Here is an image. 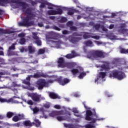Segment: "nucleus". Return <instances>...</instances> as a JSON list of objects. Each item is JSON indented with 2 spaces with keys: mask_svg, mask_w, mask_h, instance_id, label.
<instances>
[{
  "mask_svg": "<svg viewBox=\"0 0 128 128\" xmlns=\"http://www.w3.org/2000/svg\"><path fill=\"white\" fill-rule=\"evenodd\" d=\"M72 24H74V22L72 21H69L66 24V26L70 28V30H78V28H76V26H72Z\"/></svg>",
  "mask_w": 128,
  "mask_h": 128,
  "instance_id": "28",
  "label": "nucleus"
},
{
  "mask_svg": "<svg viewBox=\"0 0 128 128\" xmlns=\"http://www.w3.org/2000/svg\"><path fill=\"white\" fill-rule=\"evenodd\" d=\"M14 114L12 112H8L6 114V116L8 118H10L12 116H14Z\"/></svg>",
  "mask_w": 128,
  "mask_h": 128,
  "instance_id": "45",
  "label": "nucleus"
},
{
  "mask_svg": "<svg viewBox=\"0 0 128 128\" xmlns=\"http://www.w3.org/2000/svg\"><path fill=\"white\" fill-rule=\"evenodd\" d=\"M49 96L50 98H60V96L54 92H49Z\"/></svg>",
  "mask_w": 128,
  "mask_h": 128,
  "instance_id": "30",
  "label": "nucleus"
},
{
  "mask_svg": "<svg viewBox=\"0 0 128 128\" xmlns=\"http://www.w3.org/2000/svg\"><path fill=\"white\" fill-rule=\"evenodd\" d=\"M84 44L86 46H90V48H92V46H94V43H92V42L90 40H86L84 42Z\"/></svg>",
  "mask_w": 128,
  "mask_h": 128,
  "instance_id": "31",
  "label": "nucleus"
},
{
  "mask_svg": "<svg viewBox=\"0 0 128 128\" xmlns=\"http://www.w3.org/2000/svg\"><path fill=\"white\" fill-rule=\"evenodd\" d=\"M68 14L69 16H72V14H74V12L72 11V10H69L68 11Z\"/></svg>",
  "mask_w": 128,
  "mask_h": 128,
  "instance_id": "58",
  "label": "nucleus"
},
{
  "mask_svg": "<svg viewBox=\"0 0 128 128\" xmlns=\"http://www.w3.org/2000/svg\"><path fill=\"white\" fill-rule=\"evenodd\" d=\"M104 64H102L101 66L98 65H96V68H100V70H108L112 68L110 66V64L108 62H103Z\"/></svg>",
  "mask_w": 128,
  "mask_h": 128,
  "instance_id": "15",
  "label": "nucleus"
},
{
  "mask_svg": "<svg viewBox=\"0 0 128 128\" xmlns=\"http://www.w3.org/2000/svg\"><path fill=\"white\" fill-rule=\"evenodd\" d=\"M10 62H11L12 64H16V62H24V61L22 60V58H12L9 60Z\"/></svg>",
  "mask_w": 128,
  "mask_h": 128,
  "instance_id": "27",
  "label": "nucleus"
},
{
  "mask_svg": "<svg viewBox=\"0 0 128 128\" xmlns=\"http://www.w3.org/2000/svg\"><path fill=\"white\" fill-rule=\"evenodd\" d=\"M23 124L26 126H34V122H31L30 120H26L23 122Z\"/></svg>",
  "mask_w": 128,
  "mask_h": 128,
  "instance_id": "32",
  "label": "nucleus"
},
{
  "mask_svg": "<svg viewBox=\"0 0 128 128\" xmlns=\"http://www.w3.org/2000/svg\"><path fill=\"white\" fill-rule=\"evenodd\" d=\"M40 110H41V112H42L43 117L44 118H46L48 117V115L46 114H48V112L47 111H44V108H40Z\"/></svg>",
  "mask_w": 128,
  "mask_h": 128,
  "instance_id": "37",
  "label": "nucleus"
},
{
  "mask_svg": "<svg viewBox=\"0 0 128 128\" xmlns=\"http://www.w3.org/2000/svg\"><path fill=\"white\" fill-rule=\"evenodd\" d=\"M18 52L12 51V50H8L7 54L8 56H18Z\"/></svg>",
  "mask_w": 128,
  "mask_h": 128,
  "instance_id": "34",
  "label": "nucleus"
},
{
  "mask_svg": "<svg viewBox=\"0 0 128 128\" xmlns=\"http://www.w3.org/2000/svg\"><path fill=\"white\" fill-rule=\"evenodd\" d=\"M94 42L97 44V46H100V44H104V42L100 41H94Z\"/></svg>",
  "mask_w": 128,
  "mask_h": 128,
  "instance_id": "51",
  "label": "nucleus"
},
{
  "mask_svg": "<svg viewBox=\"0 0 128 128\" xmlns=\"http://www.w3.org/2000/svg\"><path fill=\"white\" fill-rule=\"evenodd\" d=\"M106 38H109L110 40H122L118 38V36H114L113 34H106Z\"/></svg>",
  "mask_w": 128,
  "mask_h": 128,
  "instance_id": "29",
  "label": "nucleus"
},
{
  "mask_svg": "<svg viewBox=\"0 0 128 128\" xmlns=\"http://www.w3.org/2000/svg\"><path fill=\"white\" fill-rule=\"evenodd\" d=\"M19 6H22V10L28 15L26 18H24L22 22H19L18 24L20 26H34V21H30V20H33L34 16L32 14V8H30L28 5L24 2H20L18 4Z\"/></svg>",
  "mask_w": 128,
  "mask_h": 128,
  "instance_id": "1",
  "label": "nucleus"
},
{
  "mask_svg": "<svg viewBox=\"0 0 128 128\" xmlns=\"http://www.w3.org/2000/svg\"><path fill=\"white\" fill-rule=\"evenodd\" d=\"M96 125L90 123L89 124H86L85 126H82L80 125H77L76 126V128H95Z\"/></svg>",
  "mask_w": 128,
  "mask_h": 128,
  "instance_id": "26",
  "label": "nucleus"
},
{
  "mask_svg": "<svg viewBox=\"0 0 128 128\" xmlns=\"http://www.w3.org/2000/svg\"><path fill=\"white\" fill-rule=\"evenodd\" d=\"M24 114H18L14 116L12 118V120L14 122H18V120H24Z\"/></svg>",
  "mask_w": 128,
  "mask_h": 128,
  "instance_id": "24",
  "label": "nucleus"
},
{
  "mask_svg": "<svg viewBox=\"0 0 128 128\" xmlns=\"http://www.w3.org/2000/svg\"><path fill=\"white\" fill-rule=\"evenodd\" d=\"M72 112H74V114H78V109H76V108H74Z\"/></svg>",
  "mask_w": 128,
  "mask_h": 128,
  "instance_id": "57",
  "label": "nucleus"
},
{
  "mask_svg": "<svg viewBox=\"0 0 128 128\" xmlns=\"http://www.w3.org/2000/svg\"><path fill=\"white\" fill-rule=\"evenodd\" d=\"M32 75H29L26 78V80H30V78H33Z\"/></svg>",
  "mask_w": 128,
  "mask_h": 128,
  "instance_id": "64",
  "label": "nucleus"
},
{
  "mask_svg": "<svg viewBox=\"0 0 128 128\" xmlns=\"http://www.w3.org/2000/svg\"><path fill=\"white\" fill-rule=\"evenodd\" d=\"M106 73L104 72H100L97 75L96 78L95 79V84H100L102 82L106 80Z\"/></svg>",
  "mask_w": 128,
  "mask_h": 128,
  "instance_id": "13",
  "label": "nucleus"
},
{
  "mask_svg": "<svg viewBox=\"0 0 128 128\" xmlns=\"http://www.w3.org/2000/svg\"><path fill=\"white\" fill-rule=\"evenodd\" d=\"M53 28H54V30H58V32H60V28L56 26H53Z\"/></svg>",
  "mask_w": 128,
  "mask_h": 128,
  "instance_id": "63",
  "label": "nucleus"
},
{
  "mask_svg": "<svg viewBox=\"0 0 128 128\" xmlns=\"http://www.w3.org/2000/svg\"><path fill=\"white\" fill-rule=\"evenodd\" d=\"M30 4H32V6H34V4H38V1L36 0V1L31 0Z\"/></svg>",
  "mask_w": 128,
  "mask_h": 128,
  "instance_id": "61",
  "label": "nucleus"
},
{
  "mask_svg": "<svg viewBox=\"0 0 128 128\" xmlns=\"http://www.w3.org/2000/svg\"><path fill=\"white\" fill-rule=\"evenodd\" d=\"M71 72L74 76L76 74H80L78 78L80 79L84 78V76H86V74L84 72V69L80 67L78 68V69L71 70Z\"/></svg>",
  "mask_w": 128,
  "mask_h": 128,
  "instance_id": "12",
  "label": "nucleus"
},
{
  "mask_svg": "<svg viewBox=\"0 0 128 128\" xmlns=\"http://www.w3.org/2000/svg\"><path fill=\"white\" fill-rule=\"evenodd\" d=\"M16 42L12 44V45L8 48V50H16Z\"/></svg>",
  "mask_w": 128,
  "mask_h": 128,
  "instance_id": "40",
  "label": "nucleus"
},
{
  "mask_svg": "<svg viewBox=\"0 0 128 128\" xmlns=\"http://www.w3.org/2000/svg\"><path fill=\"white\" fill-rule=\"evenodd\" d=\"M65 56L66 58H76V56H80V54H78L76 52V51L74 50H72V54H68Z\"/></svg>",
  "mask_w": 128,
  "mask_h": 128,
  "instance_id": "23",
  "label": "nucleus"
},
{
  "mask_svg": "<svg viewBox=\"0 0 128 128\" xmlns=\"http://www.w3.org/2000/svg\"><path fill=\"white\" fill-rule=\"evenodd\" d=\"M63 124L64 128H74V125L72 124H68L64 123Z\"/></svg>",
  "mask_w": 128,
  "mask_h": 128,
  "instance_id": "39",
  "label": "nucleus"
},
{
  "mask_svg": "<svg viewBox=\"0 0 128 128\" xmlns=\"http://www.w3.org/2000/svg\"><path fill=\"white\" fill-rule=\"evenodd\" d=\"M0 102H14V104H18V102L17 100H14V99L12 98H10L9 100H6L4 98L0 97Z\"/></svg>",
  "mask_w": 128,
  "mask_h": 128,
  "instance_id": "25",
  "label": "nucleus"
},
{
  "mask_svg": "<svg viewBox=\"0 0 128 128\" xmlns=\"http://www.w3.org/2000/svg\"><path fill=\"white\" fill-rule=\"evenodd\" d=\"M54 108H56L57 110H60L62 108V106L60 105L56 104L54 106Z\"/></svg>",
  "mask_w": 128,
  "mask_h": 128,
  "instance_id": "56",
  "label": "nucleus"
},
{
  "mask_svg": "<svg viewBox=\"0 0 128 128\" xmlns=\"http://www.w3.org/2000/svg\"><path fill=\"white\" fill-rule=\"evenodd\" d=\"M19 44H26V38H22L19 40L18 42Z\"/></svg>",
  "mask_w": 128,
  "mask_h": 128,
  "instance_id": "44",
  "label": "nucleus"
},
{
  "mask_svg": "<svg viewBox=\"0 0 128 128\" xmlns=\"http://www.w3.org/2000/svg\"><path fill=\"white\" fill-rule=\"evenodd\" d=\"M24 102H27L28 104H30V106H32V104H34V102H32V100H28L26 102V100H24Z\"/></svg>",
  "mask_w": 128,
  "mask_h": 128,
  "instance_id": "48",
  "label": "nucleus"
},
{
  "mask_svg": "<svg viewBox=\"0 0 128 128\" xmlns=\"http://www.w3.org/2000/svg\"><path fill=\"white\" fill-rule=\"evenodd\" d=\"M90 60H98L104 58V53L100 50H92L87 56Z\"/></svg>",
  "mask_w": 128,
  "mask_h": 128,
  "instance_id": "4",
  "label": "nucleus"
},
{
  "mask_svg": "<svg viewBox=\"0 0 128 128\" xmlns=\"http://www.w3.org/2000/svg\"><path fill=\"white\" fill-rule=\"evenodd\" d=\"M56 120H58V122H62L64 120H67L68 122H72V118H70V116H57Z\"/></svg>",
  "mask_w": 128,
  "mask_h": 128,
  "instance_id": "20",
  "label": "nucleus"
},
{
  "mask_svg": "<svg viewBox=\"0 0 128 128\" xmlns=\"http://www.w3.org/2000/svg\"><path fill=\"white\" fill-rule=\"evenodd\" d=\"M45 4H46V6H48V8L49 10H52L54 8H58V6L54 5L53 4H52L51 3H50L48 2H45Z\"/></svg>",
  "mask_w": 128,
  "mask_h": 128,
  "instance_id": "33",
  "label": "nucleus"
},
{
  "mask_svg": "<svg viewBox=\"0 0 128 128\" xmlns=\"http://www.w3.org/2000/svg\"><path fill=\"white\" fill-rule=\"evenodd\" d=\"M70 34V32H68L66 30H64L62 31L63 34Z\"/></svg>",
  "mask_w": 128,
  "mask_h": 128,
  "instance_id": "62",
  "label": "nucleus"
},
{
  "mask_svg": "<svg viewBox=\"0 0 128 128\" xmlns=\"http://www.w3.org/2000/svg\"><path fill=\"white\" fill-rule=\"evenodd\" d=\"M34 72H36L34 74L32 75V78H50V76L46 74L38 71L36 72V68H32L29 70L30 74H33Z\"/></svg>",
  "mask_w": 128,
  "mask_h": 128,
  "instance_id": "8",
  "label": "nucleus"
},
{
  "mask_svg": "<svg viewBox=\"0 0 128 128\" xmlns=\"http://www.w3.org/2000/svg\"><path fill=\"white\" fill-rule=\"evenodd\" d=\"M75 116H77V118H82L84 116L80 114H74Z\"/></svg>",
  "mask_w": 128,
  "mask_h": 128,
  "instance_id": "59",
  "label": "nucleus"
},
{
  "mask_svg": "<svg viewBox=\"0 0 128 128\" xmlns=\"http://www.w3.org/2000/svg\"><path fill=\"white\" fill-rule=\"evenodd\" d=\"M49 16H54L56 14H62V10L61 9H58L56 10H50L47 12Z\"/></svg>",
  "mask_w": 128,
  "mask_h": 128,
  "instance_id": "16",
  "label": "nucleus"
},
{
  "mask_svg": "<svg viewBox=\"0 0 128 128\" xmlns=\"http://www.w3.org/2000/svg\"><path fill=\"white\" fill-rule=\"evenodd\" d=\"M10 90H12V92H14V94H15V96H16V94H18V90H16V88H10Z\"/></svg>",
  "mask_w": 128,
  "mask_h": 128,
  "instance_id": "52",
  "label": "nucleus"
},
{
  "mask_svg": "<svg viewBox=\"0 0 128 128\" xmlns=\"http://www.w3.org/2000/svg\"><path fill=\"white\" fill-rule=\"evenodd\" d=\"M118 59L115 58V59L114 60L112 64H118Z\"/></svg>",
  "mask_w": 128,
  "mask_h": 128,
  "instance_id": "55",
  "label": "nucleus"
},
{
  "mask_svg": "<svg viewBox=\"0 0 128 128\" xmlns=\"http://www.w3.org/2000/svg\"><path fill=\"white\" fill-rule=\"evenodd\" d=\"M47 44H50L51 48H62V45L64 44V42L61 40L54 39V40H49L47 41Z\"/></svg>",
  "mask_w": 128,
  "mask_h": 128,
  "instance_id": "9",
  "label": "nucleus"
},
{
  "mask_svg": "<svg viewBox=\"0 0 128 128\" xmlns=\"http://www.w3.org/2000/svg\"><path fill=\"white\" fill-rule=\"evenodd\" d=\"M23 84L27 86H22V88H26V90H34V87L30 86V82L24 80L23 81Z\"/></svg>",
  "mask_w": 128,
  "mask_h": 128,
  "instance_id": "18",
  "label": "nucleus"
},
{
  "mask_svg": "<svg viewBox=\"0 0 128 128\" xmlns=\"http://www.w3.org/2000/svg\"><path fill=\"white\" fill-rule=\"evenodd\" d=\"M18 0H0V6H2V4L4 2H18ZM0 34H12L14 31H10V30H2L0 29Z\"/></svg>",
  "mask_w": 128,
  "mask_h": 128,
  "instance_id": "11",
  "label": "nucleus"
},
{
  "mask_svg": "<svg viewBox=\"0 0 128 128\" xmlns=\"http://www.w3.org/2000/svg\"><path fill=\"white\" fill-rule=\"evenodd\" d=\"M28 96L31 98L32 100L35 102H40L42 100H44V97L42 96V95L37 94L36 93H28Z\"/></svg>",
  "mask_w": 128,
  "mask_h": 128,
  "instance_id": "10",
  "label": "nucleus"
},
{
  "mask_svg": "<svg viewBox=\"0 0 128 128\" xmlns=\"http://www.w3.org/2000/svg\"><path fill=\"white\" fill-rule=\"evenodd\" d=\"M93 28H95V30L98 32H100V30L102 28V26H100V24H96L94 26Z\"/></svg>",
  "mask_w": 128,
  "mask_h": 128,
  "instance_id": "38",
  "label": "nucleus"
},
{
  "mask_svg": "<svg viewBox=\"0 0 128 128\" xmlns=\"http://www.w3.org/2000/svg\"><path fill=\"white\" fill-rule=\"evenodd\" d=\"M20 52H28V48L21 47L20 48Z\"/></svg>",
  "mask_w": 128,
  "mask_h": 128,
  "instance_id": "46",
  "label": "nucleus"
},
{
  "mask_svg": "<svg viewBox=\"0 0 128 128\" xmlns=\"http://www.w3.org/2000/svg\"><path fill=\"white\" fill-rule=\"evenodd\" d=\"M33 35V38L35 40V42L37 44V46H42V41L40 40V38L38 36V32H34L32 33Z\"/></svg>",
  "mask_w": 128,
  "mask_h": 128,
  "instance_id": "17",
  "label": "nucleus"
},
{
  "mask_svg": "<svg viewBox=\"0 0 128 128\" xmlns=\"http://www.w3.org/2000/svg\"><path fill=\"white\" fill-rule=\"evenodd\" d=\"M126 74L124 72L120 70H113L110 74V78H117L119 80H122L126 78Z\"/></svg>",
  "mask_w": 128,
  "mask_h": 128,
  "instance_id": "7",
  "label": "nucleus"
},
{
  "mask_svg": "<svg viewBox=\"0 0 128 128\" xmlns=\"http://www.w3.org/2000/svg\"><path fill=\"white\" fill-rule=\"evenodd\" d=\"M44 52H46L45 48L40 49L38 51V54H44Z\"/></svg>",
  "mask_w": 128,
  "mask_h": 128,
  "instance_id": "43",
  "label": "nucleus"
},
{
  "mask_svg": "<svg viewBox=\"0 0 128 128\" xmlns=\"http://www.w3.org/2000/svg\"><path fill=\"white\" fill-rule=\"evenodd\" d=\"M101 30H103V32H108V29L106 28H104V26H101Z\"/></svg>",
  "mask_w": 128,
  "mask_h": 128,
  "instance_id": "60",
  "label": "nucleus"
},
{
  "mask_svg": "<svg viewBox=\"0 0 128 128\" xmlns=\"http://www.w3.org/2000/svg\"><path fill=\"white\" fill-rule=\"evenodd\" d=\"M64 114H68V116H70V113L66 112V110H65L64 111L62 110L60 111H52L49 114V116H52V118H55L56 116H64Z\"/></svg>",
  "mask_w": 128,
  "mask_h": 128,
  "instance_id": "14",
  "label": "nucleus"
},
{
  "mask_svg": "<svg viewBox=\"0 0 128 128\" xmlns=\"http://www.w3.org/2000/svg\"><path fill=\"white\" fill-rule=\"evenodd\" d=\"M57 62L58 64V66L62 68H72L76 66V62H66L64 59L62 58H59Z\"/></svg>",
  "mask_w": 128,
  "mask_h": 128,
  "instance_id": "5",
  "label": "nucleus"
},
{
  "mask_svg": "<svg viewBox=\"0 0 128 128\" xmlns=\"http://www.w3.org/2000/svg\"><path fill=\"white\" fill-rule=\"evenodd\" d=\"M120 52L121 54H128V49L122 48L120 50Z\"/></svg>",
  "mask_w": 128,
  "mask_h": 128,
  "instance_id": "42",
  "label": "nucleus"
},
{
  "mask_svg": "<svg viewBox=\"0 0 128 128\" xmlns=\"http://www.w3.org/2000/svg\"><path fill=\"white\" fill-rule=\"evenodd\" d=\"M20 122H18L14 124H12V126H16V128H20Z\"/></svg>",
  "mask_w": 128,
  "mask_h": 128,
  "instance_id": "50",
  "label": "nucleus"
},
{
  "mask_svg": "<svg viewBox=\"0 0 128 128\" xmlns=\"http://www.w3.org/2000/svg\"><path fill=\"white\" fill-rule=\"evenodd\" d=\"M124 16V12H120L116 13H112L111 16H103V18H114V16Z\"/></svg>",
  "mask_w": 128,
  "mask_h": 128,
  "instance_id": "21",
  "label": "nucleus"
},
{
  "mask_svg": "<svg viewBox=\"0 0 128 128\" xmlns=\"http://www.w3.org/2000/svg\"><path fill=\"white\" fill-rule=\"evenodd\" d=\"M83 36V38L84 40L90 38H94V40H100V38L99 36L96 35L95 34L82 32L80 34L74 33L73 35L70 36L68 38H64V40H68L69 42H72V44H76V42H78V40H80L82 38H76L74 36Z\"/></svg>",
  "mask_w": 128,
  "mask_h": 128,
  "instance_id": "2",
  "label": "nucleus"
},
{
  "mask_svg": "<svg viewBox=\"0 0 128 128\" xmlns=\"http://www.w3.org/2000/svg\"><path fill=\"white\" fill-rule=\"evenodd\" d=\"M124 28H126V24H122L118 32L120 34H123L124 36H128V30H126Z\"/></svg>",
  "mask_w": 128,
  "mask_h": 128,
  "instance_id": "19",
  "label": "nucleus"
},
{
  "mask_svg": "<svg viewBox=\"0 0 128 128\" xmlns=\"http://www.w3.org/2000/svg\"><path fill=\"white\" fill-rule=\"evenodd\" d=\"M12 86H14V88L17 87L18 88L20 86V84H16V82H12Z\"/></svg>",
  "mask_w": 128,
  "mask_h": 128,
  "instance_id": "49",
  "label": "nucleus"
},
{
  "mask_svg": "<svg viewBox=\"0 0 128 128\" xmlns=\"http://www.w3.org/2000/svg\"><path fill=\"white\" fill-rule=\"evenodd\" d=\"M58 82L60 86H66V84H68L70 82V80L68 78H64V80H62V78H59L58 79Z\"/></svg>",
  "mask_w": 128,
  "mask_h": 128,
  "instance_id": "22",
  "label": "nucleus"
},
{
  "mask_svg": "<svg viewBox=\"0 0 128 128\" xmlns=\"http://www.w3.org/2000/svg\"><path fill=\"white\" fill-rule=\"evenodd\" d=\"M44 108H50V103L47 102L46 104H44Z\"/></svg>",
  "mask_w": 128,
  "mask_h": 128,
  "instance_id": "53",
  "label": "nucleus"
},
{
  "mask_svg": "<svg viewBox=\"0 0 128 128\" xmlns=\"http://www.w3.org/2000/svg\"><path fill=\"white\" fill-rule=\"evenodd\" d=\"M30 108L33 111L34 114H36V112H38L40 110V109H38V107H35L34 108H32V106H30Z\"/></svg>",
  "mask_w": 128,
  "mask_h": 128,
  "instance_id": "41",
  "label": "nucleus"
},
{
  "mask_svg": "<svg viewBox=\"0 0 128 128\" xmlns=\"http://www.w3.org/2000/svg\"><path fill=\"white\" fill-rule=\"evenodd\" d=\"M28 50L29 54H34V52H36V48L32 46H28Z\"/></svg>",
  "mask_w": 128,
  "mask_h": 128,
  "instance_id": "35",
  "label": "nucleus"
},
{
  "mask_svg": "<svg viewBox=\"0 0 128 128\" xmlns=\"http://www.w3.org/2000/svg\"><path fill=\"white\" fill-rule=\"evenodd\" d=\"M56 80H49L46 81L44 79H40L36 82V86L38 88L39 90H42L44 86V88H48V84H52Z\"/></svg>",
  "mask_w": 128,
  "mask_h": 128,
  "instance_id": "6",
  "label": "nucleus"
},
{
  "mask_svg": "<svg viewBox=\"0 0 128 128\" xmlns=\"http://www.w3.org/2000/svg\"><path fill=\"white\" fill-rule=\"evenodd\" d=\"M68 21V19L65 17H61L60 20V22H66Z\"/></svg>",
  "mask_w": 128,
  "mask_h": 128,
  "instance_id": "47",
  "label": "nucleus"
},
{
  "mask_svg": "<svg viewBox=\"0 0 128 128\" xmlns=\"http://www.w3.org/2000/svg\"><path fill=\"white\" fill-rule=\"evenodd\" d=\"M84 108L86 110L85 120H90L92 122L94 123L96 120H104V118H100L96 114V110H93V112L90 110V108L86 105L84 102H83Z\"/></svg>",
  "mask_w": 128,
  "mask_h": 128,
  "instance_id": "3",
  "label": "nucleus"
},
{
  "mask_svg": "<svg viewBox=\"0 0 128 128\" xmlns=\"http://www.w3.org/2000/svg\"><path fill=\"white\" fill-rule=\"evenodd\" d=\"M34 124L36 126V128H39V126H40L41 122H40L39 120L35 118L34 120Z\"/></svg>",
  "mask_w": 128,
  "mask_h": 128,
  "instance_id": "36",
  "label": "nucleus"
},
{
  "mask_svg": "<svg viewBox=\"0 0 128 128\" xmlns=\"http://www.w3.org/2000/svg\"><path fill=\"white\" fill-rule=\"evenodd\" d=\"M26 36V34L24 33H21L18 34V36L19 38H24Z\"/></svg>",
  "mask_w": 128,
  "mask_h": 128,
  "instance_id": "54",
  "label": "nucleus"
}]
</instances>
